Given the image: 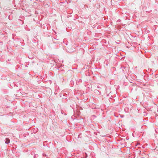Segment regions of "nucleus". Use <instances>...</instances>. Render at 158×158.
<instances>
[{"instance_id": "nucleus-1", "label": "nucleus", "mask_w": 158, "mask_h": 158, "mask_svg": "<svg viewBox=\"0 0 158 158\" xmlns=\"http://www.w3.org/2000/svg\"><path fill=\"white\" fill-rule=\"evenodd\" d=\"M10 140L8 138H6V140H5V143H10Z\"/></svg>"}]
</instances>
